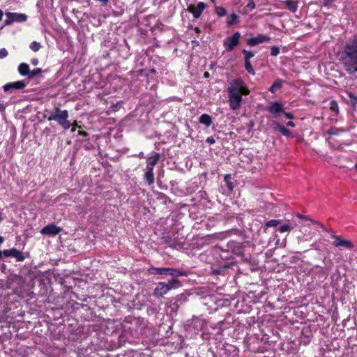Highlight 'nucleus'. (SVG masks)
Returning <instances> with one entry per match:
<instances>
[{"label":"nucleus","instance_id":"obj_1","mask_svg":"<svg viewBox=\"0 0 357 357\" xmlns=\"http://www.w3.org/2000/svg\"><path fill=\"white\" fill-rule=\"evenodd\" d=\"M340 64L350 75L357 73V36L346 43L338 53Z\"/></svg>","mask_w":357,"mask_h":357},{"label":"nucleus","instance_id":"obj_2","mask_svg":"<svg viewBox=\"0 0 357 357\" xmlns=\"http://www.w3.org/2000/svg\"><path fill=\"white\" fill-rule=\"evenodd\" d=\"M228 102L231 109L237 110L241 106L242 96L250 93L246 84L241 79L231 80L227 88Z\"/></svg>","mask_w":357,"mask_h":357},{"label":"nucleus","instance_id":"obj_3","mask_svg":"<svg viewBox=\"0 0 357 357\" xmlns=\"http://www.w3.org/2000/svg\"><path fill=\"white\" fill-rule=\"evenodd\" d=\"M68 116L67 110L57 109L54 112L51 113L48 120L56 121L64 130H68L71 126L70 122L68 120Z\"/></svg>","mask_w":357,"mask_h":357},{"label":"nucleus","instance_id":"obj_4","mask_svg":"<svg viewBox=\"0 0 357 357\" xmlns=\"http://www.w3.org/2000/svg\"><path fill=\"white\" fill-rule=\"evenodd\" d=\"M149 272L151 274L169 275L174 277L186 275L185 271L172 268L151 267L149 269Z\"/></svg>","mask_w":357,"mask_h":357},{"label":"nucleus","instance_id":"obj_5","mask_svg":"<svg viewBox=\"0 0 357 357\" xmlns=\"http://www.w3.org/2000/svg\"><path fill=\"white\" fill-rule=\"evenodd\" d=\"M206 324V321L202 317H192V319L188 321V331L197 334Z\"/></svg>","mask_w":357,"mask_h":357},{"label":"nucleus","instance_id":"obj_6","mask_svg":"<svg viewBox=\"0 0 357 357\" xmlns=\"http://www.w3.org/2000/svg\"><path fill=\"white\" fill-rule=\"evenodd\" d=\"M6 20L4 22L6 26L10 25L14 22H24L27 20V15L24 13H6Z\"/></svg>","mask_w":357,"mask_h":357},{"label":"nucleus","instance_id":"obj_7","mask_svg":"<svg viewBox=\"0 0 357 357\" xmlns=\"http://www.w3.org/2000/svg\"><path fill=\"white\" fill-rule=\"evenodd\" d=\"M241 33L235 32L231 36L227 37L224 40V46L227 51H232L239 43Z\"/></svg>","mask_w":357,"mask_h":357},{"label":"nucleus","instance_id":"obj_8","mask_svg":"<svg viewBox=\"0 0 357 357\" xmlns=\"http://www.w3.org/2000/svg\"><path fill=\"white\" fill-rule=\"evenodd\" d=\"M332 237L334 239L333 242L334 246L343 247L349 250L354 248V245L351 241L342 239L340 236L336 235H333Z\"/></svg>","mask_w":357,"mask_h":357},{"label":"nucleus","instance_id":"obj_9","mask_svg":"<svg viewBox=\"0 0 357 357\" xmlns=\"http://www.w3.org/2000/svg\"><path fill=\"white\" fill-rule=\"evenodd\" d=\"M3 256L6 257H12L16 259L18 262L23 261L25 259V257L22 252L13 248L9 250H3Z\"/></svg>","mask_w":357,"mask_h":357},{"label":"nucleus","instance_id":"obj_10","mask_svg":"<svg viewBox=\"0 0 357 357\" xmlns=\"http://www.w3.org/2000/svg\"><path fill=\"white\" fill-rule=\"evenodd\" d=\"M206 7V4L205 3L199 2L197 6L190 5L188 8V10L192 14L194 18L198 19Z\"/></svg>","mask_w":357,"mask_h":357},{"label":"nucleus","instance_id":"obj_11","mask_svg":"<svg viewBox=\"0 0 357 357\" xmlns=\"http://www.w3.org/2000/svg\"><path fill=\"white\" fill-rule=\"evenodd\" d=\"M266 110L273 114L275 118H278L283 112V106L280 102L275 101L272 102Z\"/></svg>","mask_w":357,"mask_h":357},{"label":"nucleus","instance_id":"obj_12","mask_svg":"<svg viewBox=\"0 0 357 357\" xmlns=\"http://www.w3.org/2000/svg\"><path fill=\"white\" fill-rule=\"evenodd\" d=\"M61 231V228L54 224L48 225L43 227L40 233L47 236H56Z\"/></svg>","mask_w":357,"mask_h":357},{"label":"nucleus","instance_id":"obj_13","mask_svg":"<svg viewBox=\"0 0 357 357\" xmlns=\"http://www.w3.org/2000/svg\"><path fill=\"white\" fill-rule=\"evenodd\" d=\"M269 40V37L263 34H259L256 37L248 38L246 43L248 45L253 47L264 42H267Z\"/></svg>","mask_w":357,"mask_h":357},{"label":"nucleus","instance_id":"obj_14","mask_svg":"<svg viewBox=\"0 0 357 357\" xmlns=\"http://www.w3.org/2000/svg\"><path fill=\"white\" fill-rule=\"evenodd\" d=\"M26 84L24 81H17L13 82L8 83L3 86V89L5 92L9 91L13 89L21 90L25 88Z\"/></svg>","mask_w":357,"mask_h":357},{"label":"nucleus","instance_id":"obj_15","mask_svg":"<svg viewBox=\"0 0 357 357\" xmlns=\"http://www.w3.org/2000/svg\"><path fill=\"white\" fill-rule=\"evenodd\" d=\"M168 293L166 283L160 282L157 284L154 291L153 296L155 297H162Z\"/></svg>","mask_w":357,"mask_h":357},{"label":"nucleus","instance_id":"obj_16","mask_svg":"<svg viewBox=\"0 0 357 357\" xmlns=\"http://www.w3.org/2000/svg\"><path fill=\"white\" fill-rule=\"evenodd\" d=\"M163 242L167 244L170 248L178 249L181 247L180 243H178L176 240L172 239L169 236H162Z\"/></svg>","mask_w":357,"mask_h":357},{"label":"nucleus","instance_id":"obj_17","mask_svg":"<svg viewBox=\"0 0 357 357\" xmlns=\"http://www.w3.org/2000/svg\"><path fill=\"white\" fill-rule=\"evenodd\" d=\"M283 3L284 4L285 7L292 13H296L298 10V1L287 0L283 1Z\"/></svg>","mask_w":357,"mask_h":357},{"label":"nucleus","instance_id":"obj_18","mask_svg":"<svg viewBox=\"0 0 357 357\" xmlns=\"http://www.w3.org/2000/svg\"><path fill=\"white\" fill-rule=\"evenodd\" d=\"M273 125L274 130L280 132L284 136L288 137L291 135V132L288 129L281 126L278 122L273 121Z\"/></svg>","mask_w":357,"mask_h":357},{"label":"nucleus","instance_id":"obj_19","mask_svg":"<svg viewBox=\"0 0 357 357\" xmlns=\"http://www.w3.org/2000/svg\"><path fill=\"white\" fill-rule=\"evenodd\" d=\"M160 158L159 153H154V154L146 158V164L155 167Z\"/></svg>","mask_w":357,"mask_h":357},{"label":"nucleus","instance_id":"obj_20","mask_svg":"<svg viewBox=\"0 0 357 357\" xmlns=\"http://www.w3.org/2000/svg\"><path fill=\"white\" fill-rule=\"evenodd\" d=\"M199 121L206 127H209L212 123V119L208 114H203L199 116Z\"/></svg>","mask_w":357,"mask_h":357},{"label":"nucleus","instance_id":"obj_21","mask_svg":"<svg viewBox=\"0 0 357 357\" xmlns=\"http://www.w3.org/2000/svg\"><path fill=\"white\" fill-rule=\"evenodd\" d=\"M18 72L22 76H26L28 77L30 69L27 63H22L18 66Z\"/></svg>","mask_w":357,"mask_h":357},{"label":"nucleus","instance_id":"obj_22","mask_svg":"<svg viewBox=\"0 0 357 357\" xmlns=\"http://www.w3.org/2000/svg\"><path fill=\"white\" fill-rule=\"evenodd\" d=\"M180 286L181 282L178 280L174 278L171 279L167 283H166V287L167 288L168 291Z\"/></svg>","mask_w":357,"mask_h":357},{"label":"nucleus","instance_id":"obj_23","mask_svg":"<svg viewBox=\"0 0 357 357\" xmlns=\"http://www.w3.org/2000/svg\"><path fill=\"white\" fill-rule=\"evenodd\" d=\"M144 180L148 185L153 184L155 181L153 172H144Z\"/></svg>","mask_w":357,"mask_h":357},{"label":"nucleus","instance_id":"obj_24","mask_svg":"<svg viewBox=\"0 0 357 357\" xmlns=\"http://www.w3.org/2000/svg\"><path fill=\"white\" fill-rule=\"evenodd\" d=\"M346 95L348 97V101L354 108L357 104V96L355 93L348 91H346Z\"/></svg>","mask_w":357,"mask_h":357},{"label":"nucleus","instance_id":"obj_25","mask_svg":"<svg viewBox=\"0 0 357 357\" xmlns=\"http://www.w3.org/2000/svg\"><path fill=\"white\" fill-rule=\"evenodd\" d=\"M282 86V81L280 79L275 81V82L270 87L269 91L272 93H275L278 90L280 89Z\"/></svg>","mask_w":357,"mask_h":357},{"label":"nucleus","instance_id":"obj_26","mask_svg":"<svg viewBox=\"0 0 357 357\" xmlns=\"http://www.w3.org/2000/svg\"><path fill=\"white\" fill-rule=\"evenodd\" d=\"M238 17L235 13L231 14L227 18V24L228 26H231L234 24H236L238 22Z\"/></svg>","mask_w":357,"mask_h":357},{"label":"nucleus","instance_id":"obj_27","mask_svg":"<svg viewBox=\"0 0 357 357\" xmlns=\"http://www.w3.org/2000/svg\"><path fill=\"white\" fill-rule=\"evenodd\" d=\"M245 68L248 73L252 75H255V71L251 65L250 61H245Z\"/></svg>","mask_w":357,"mask_h":357},{"label":"nucleus","instance_id":"obj_28","mask_svg":"<svg viewBox=\"0 0 357 357\" xmlns=\"http://www.w3.org/2000/svg\"><path fill=\"white\" fill-rule=\"evenodd\" d=\"M215 13L219 17H223L227 15V10L222 6H215Z\"/></svg>","mask_w":357,"mask_h":357},{"label":"nucleus","instance_id":"obj_29","mask_svg":"<svg viewBox=\"0 0 357 357\" xmlns=\"http://www.w3.org/2000/svg\"><path fill=\"white\" fill-rule=\"evenodd\" d=\"M41 72H42V69L41 68H35V69H33L31 71L30 70L29 76H28V79H33L36 76H37Z\"/></svg>","mask_w":357,"mask_h":357},{"label":"nucleus","instance_id":"obj_30","mask_svg":"<svg viewBox=\"0 0 357 357\" xmlns=\"http://www.w3.org/2000/svg\"><path fill=\"white\" fill-rule=\"evenodd\" d=\"M242 52L245 54V61H250V59L255 56V53L243 49Z\"/></svg>","mask_w":357,"mask_h":357},{"label":"nucleus","instance_id":"obj_31","mask_svg":"<svg viewBox=\"0 0 357 357\" xmlns=\"http://www.w3.org/2000/svg\"><path fill=\"white\" fill-rule=\"evenodd\" d=\"M40 44L36 41L32 42L29 45L30 49L35 52H38L40 50Z\"/></svg>","mask_w":357,"mask_h":357},{"label":"nucleus","instance_id":"obj_32","mask_svg":"<svg viewBox=\"0 0 357 357\" xmlns=\"http://www.w3.org/2000/svg\"><path fill=\"white\" fill-rule=\"evenodd\" d=\"M293 229L292 227H291L288 224H284V225H281L278 230L280 231V232L281 233H284V232H287V231H291V229Z\"/></svg>","mask_w":357,"mask_h":357},{"label":"nucleus","instance_id":"obj_33","mask_svg":"<svg viewBox=\"0 0 357 357\" xmlns=\"http://www.w3.org/2000/svg\"><path fill=\"white\" fill-rule=\"evenodd\" d=\"M330 108L332 111L335 112L336 114H337L339 112L338 105L335 100H332L330 102Z\"/></svg>","mask_w":357,"mask_h":357},{"label":"nucleus","instance_id":"obj_34","mask_svg":"<svg viewBox=\"0 0 357 357\" xmlns=\"http://www.w3.org/2000/svg\"><path fill=\"white\" fill-rule=\"evenodd\" d=\"M280 222L279 220H271L266 223L267 227H275Z\"/></svg>","mask_w":357,"mask_h":357},{"label":"nucleus","instance_id":"obj_35","mask_svg":"<svg viewBox=\"0 0 357 357\" xmlns=\"http://www.w3.org/2000/svg\"><path fill=\"white\" fill-rule=\"evenodd\" d=\"M279 53H280L279 47H278L276 46L271 47V56H276L279 54Z\"/></svg>","mask_w":357,"mask_h":357},{"label":"nucleus","instance_id":"obj_36","mask_svg":"<svg viewBox=\"0 0 357 357\" xmlns=\"http://www.w3.org/2000/svg\"><path fill=\"white\" fill-rule=\"evenodd\" d=\"M256 5L253 0H249L248 3L246 5V8L250 10H253L255 8Z\"/></svg>","mask_w":357,"mask_h":357},{"label":"nucleus","instance_id":"obj_37","mask_svg":"<svg viewBox=\"0 0 357 357\" xmlns=\"http://www.w3.org/2000/svg\"><path fill=\"white\" fill-rule=\"evenodd\" d=\"M8 51L5 48L0 49V59H3L8 56Z\"/></svg>","mask_w":357,"mask_h":357},{"label":"nucleus","instance_id":"obj_38","mask_svg":"<svg viewBox=\"0 0 357 357\" xmlns=\"http://www.w3.org/2000/svg\"><path fill=\"white\" fill-rule=\"evenodd\" d=\"M342 130H336L335 131H333V130H328L327 131V134L329 135H339L340 133L342 132Z\"/></svg>","mask_w":357,"mask_h":357},{"label":"nucleus","instance_id":"obj_39","mask_svg":"<svg viewBox=\"0 0 357 357\" xmlns=\"http://www.w3.org/2000/svg\"><path fill=\"white\" fill-rule=\"evenodd\" d=\"M296 216H297L298 218H300V219L306 220H309V221H310V222H314V221H313L311 218H310L309 217H307V216H305V215H301V214H300V213H298V214L296 215Z\"/></svg>","mask_w":357,"mask_h":357},{"label":"nucleus","instance_id":"obj_40","mask_svg":"<svg viewBox=\"0 0 357 357\" xmlns=\"http://www.w3.org/2000/svg\"><path fill=\"white\" fill-rule=\"evenodd\" d=\"M153 169H154L153 166L149 165V164H146L145 172H153Z\"/></svg>","mask_w":357,"mask_h":357},{"label":"nucleus","instance_id":"obj_41","mask_svg":"<svg viewBox=\"0 0 357 357\" xmlns=\"http://www.w3.org/2000/svg\"><path fill=\"white\" fill-rule=\"evenodd\" d=\"M334 0H323L324 6H329Z\"/></svg>","mask_w":357,"mask_h":357},{"label":"nucleus","instance_id":"obj_42","mask_svg":"<svg viewBox=\"0 0 357 357\" xmlns=\"http://www.w3.org/2000/svg\"><path fill=\"white\" fill-rule=\"evenodd\" d=\"M206 142L209 143L210 144H213L215 142V140L213 137H209L206 139Z\"/></svg>","mask_w":357,"mask_h":357},{"label":"nucleus","instance_id":"obj_43","mask_svg":"<svg viewBox=\"0 0 357 357\" xmlns=\"http://www.w3.org/2000/svg\"><path fill=\"white\" fill-rule=\"evenodd\" d=\"M282 114H283L288 119H294L293 115L291 114H290V113H287V112H285L283 111V112Z\"/></svg>","mask_w":357,"mask_h":357},{"label":"nucleus","instance_id":"obj_44","mask_svg":"<svg viewBox=\"0 0 357 357\" xmlns=\"http://www.w3.org/2000/svg\"><path fill=\"white\" fill-rule=\"evenodd\" d=\"M78 134L80 135V136H82V137H87L88 136V133L85 131H83V130H79L78 132Z\"/></svg>","mask_w":357,"mask_h":357},{"label":"nucleus","instance_id":"obj_45","mask_svg":"<svg viewBox=\"0 0 357 357\" xmlns=\"http://www.w3.org/2000/svg\"><path fill=\"white\" fill-rule=\"evenodd\" d=\"M31 63L34 66H37L38 64V59H33L31 60Z\"/></svg>","mask_w":357,"mask_h":357},{"label":"nucleus","instance_id":"obj_46","mask_svg":"<svg viewBox=\"0 0 357 357\" xmlns=\"http://www.w3.org/2000/svg\"><path fill=\"white\" fill-rule=\"evenodd\" d=\"M287 126L293 128L295 126V123L293 121H290L287 123Z\"/></svg>","mask_w":357,"mask_h":357},{"label":"nucleus","instance_id":"obj_47","mask_svg":"<svg viewBox=\"0 0 357 357\" xmlns=\"http://www.w3.org/2000/svg\"><path fill=\"white\" fill-rule=\"evenodd\" d=\"M227 186H228V188H229V189L230 190H233L234 186H233V185L231 184V183H228Z\"/></svg>","mask_w":357,"mask_h":357},{"label":"nucleus","instance_id":"obj_48","mask_svg":"<svg viewBox=\"0 0 357 357\" xmlns=\"http://www.w3.org/2000/svg\"><path fill=\"white\" fill-rule=\"evenodd\" d=\"M149 73H152V74H155L156 73V70H155V69L152 68V69L149 70Z\"/></svg>","mask_w":357,"mask_h":357},{"label":"nucleus","instance_id":"obj_49","mask_svg":"<svg viewBox=\"0 0 357 357\" xmlns=\"http://www.w3.org/2000/svg\"><path fill=\"white\" fill-rule=\"evenodd\" d=\"M3 15V11L0 9V21L2 20Z\"/></svg>","mask_w":357,"mask_h":357},{"label":"nucleus","instance_id":"obj_50","mask_svg":"<svg viewBox=\"0 0 357 357\" xmlns=\"http://www.w3.org/2000/svg\"><path fill=\"white\" fill-rule=\"evenodd\" d=\"M3 241H4L3 238L0 236V245L3 243Z\"/></svg>","mask_w":357,"mask_h":357},{"label":"nucleus","instance_id":"obj_51","mask_svg":"<svg viewBox=\"0 0 357 357\" xmlns=\"http://www.w3.org/2000/svg\"><path fill=\"white\" fill-rule=\"evenodd\" d=\"M75 130H76V126H73V128H71V132H75Z\"/></svg>","mask_w":357,"mask_h":357},{"label":"nucleus","instance_id":"obj_52","mask_svg":"<svg viewBox=\"0 0 357 357\" xmlns=\"http://www.w3.org/2000/svg\"><path fill=\"white\" fill-rule=\"evenodd\" d=\"M138 156H139V157H140V158H143V157H144V153H143V152L139 153V154L138 155Z\"/></svg>","mask_w":357,"mask_h":357},{"label":"nucleus","instance_id":"obj_53","mask_svg":"<svg viewBox=\"0 0 357 357\" xmlns=\"http://www.w3.org/2000/svg\"><path fill=\"white\" fill-rule=\"evenodd\" d=\"M317 224L320 226L321 228H322L323 229H325V227L322 224H321V223H317Z\"/></svg>","mask_w":357,"mask_h":357},{"label":"nucleus","instance_id":"obj_54","mask_svg":"<svg viewBox=\"0 0 357 357\" xmlns=\"http://www.w3.org/2000/svg\"><path fill=\"white\" fill-rule=\"evenodd\" d=\"M3 256V251H1V250H0V259H1Z\"/></svg>","mask_w":357,"mask_h":357},{"label":"nucleus","instance_id":"obj_55","mask_svg":"<svg viewBox=\"0 0 357 357\" xmlns=\"http://www.w3.org/2000/svg\"><path fill=\"white\" fill-rule=\"evenodd\" d=\"M229 175H227L225 177V180L227 181V178H229Z\"/></svg>","mask_w":357,"mask_h":357},{"label":"nucleus","instance_id":"obj_56","mask_svg":"<svg viewBox=\"0 0 357 357\" xmlns=\"http://www.w3.org/2000/svg\"><path fill=\"white\" fill-rule=\"evenodd\" d=\"M354 168L357 171V163L355 165Z\"/></svg>","mask_w":357,"mask_h":357},{"label":"nucleus","instance_id":"obj_57","mask_svg":"<svg viewBox=\"0 0 357 357\" xmlns=\"http://www.w3.org/2000/svg\"><path fill=\"white\" fill-rule=\"evenodd\" d=\"M204 75H205L206 77H208V73H205Z\"/></svg>","mask_w":357,"mask_h":357},{"label":"nucleus","instance_id":"obj_58","mask_svg":"<svg viewBox=\"0 0 357 357\" xmlns=\"http://www.w3.org/2000/svg\"><path fill=\"white\" fill-rule=\"evenodd\" d=\"M212 3H215V0H210Z\"/></svg>","mask_w":357,"mask_h":357},{"label":"nucleus","instance_id":"obj_59","mask_svg":"<svg viewBox=\"0 0 357 357\" xmlns=\"http://www.w3.org/2000/svg\"><path fill=\"white\" fill-rule=\"evenodd\" d=\"M186 1H189L190 0H185Z\"/></svg>","mask_w":357,"mask_h":357}]
</instances>
